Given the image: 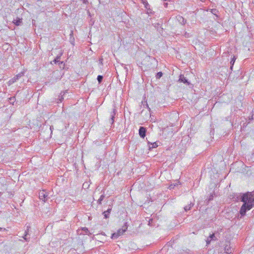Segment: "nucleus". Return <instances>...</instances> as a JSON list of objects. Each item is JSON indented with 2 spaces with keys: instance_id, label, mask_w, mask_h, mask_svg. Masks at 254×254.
<instances>
[{
  "instance_id": "obj_1",
  "label": "nucleus",
  "mask_w": 254,
  "mask_h": 254,
  "mask_svg": "<svg viewBox=\"0 0 254 254\" xmlns=\"http://www.w3.org/2000/svg\"><path fill=\"white\" fill-rule=\"evenodd\" d=\"M242 201L244 204L241 208L240 213L241 216H244L246 211L252 209L254 206V193L248 192L244 194Z\"/></svg>"
},
{
  "instance_id": "obj_2",
  "label": "nucleus",
  "mask_w": 254,
  "mask_h": 254,
  "mask_svg": "<svg viewBox=\"0 0 254 254\" xmlns=\"http://www.w3.org/2000/svg\"><path fill=\"white\" fill-rule=\"evenodd\" d=\"M127 227L126 225H125L122 227L121 229H120L117 231V232L113 233L112 235V239H117L119 236L122 235L125 232L127 231Z\"/></svg>"
},
{
  "instance_id": "obj_3",
  "label": "nucleus",
  "mask_w": 254,
  "mask_h": 254,
  "mask_svg": "<svg viewBox=\"0 0 254 254\" xmlns=\"http://www.w3.org/2000/svg\"><path fill=\"white\" fill-rule=\"evenodd\" d=\"M24 74V71H22L20 72L19 73L17 74L16 75H15L13 78L11 79L8 81V85H11L16 82L18 79H19L20 77L23 76Z\"/></svg>"
},
{
  "instance_id": "obj_4",
  "label": "nucleus",
  "mask_w": 254,
  "mask_h": 254,
  "mask_svg": "<svg viewBox=\"0 0 254 254\" xmlns=\"http://www.w3.org/2000/svg\"><path fill=\"white\" fill-rule=\"evenodd\" d=\"M48 196V193L45 190H41L39 193V198L44 202L47 200Z\"/></svg>"
},
{
  "instance_id": "obj_5",
  "label": "nucleus",
  "mask_w": 254,
  "mask_h": 254,
  "mask_svg": "<svg viewBox=\"0 0 254 254\" xmlns=\"http://www.w3.org/2000/svg\"><path fill=\"white\" fill-rule=\"evenodd\" d=\"M116 115V109H114L113 111L111 112L110 117V119L109 120V122L110 123L111 125L112 126L114 122V116Z\"/></svg>"
},
{
  "instance_id": "obj_6",
  "label": "nucleus",
  "mask_w": 254,
  "mask_h": 254,
  "mask_svg": "<svg viewBox=\"0 0 254 254\" xmlns=\"http://www.w3.org/2000/svg\"><path fill=\"white\" fill-rule=\"evenodd\" d=\"M179 81L181 82H183L184 83H185L187 85L190 84V82L188 81V80L183 75H180Z\"/></svg>"
},
{
  "instance_id": "obj_7",
  "label": "nucleus",
  "mask_w": 254,
  "mask_h": 254,
  "mask_svg": "<svg viewBox=\"0 0 254 254\" xmlns=\"http://www.w3.org/2000/svg\"><path fill=\"white\" fill-rule=\"evenodd\" d=\"M146 128H139V134L141 137L144 138L146 133Z\"/></svg>"
},
{
  "instance_id": "obj_8",
  "label": "nucleus",
  "mask_w": 254,
  "mask_h": 254,
  "mask_svg": "<svg viewBox=\"0 0 254 254\" xmlns=\"http://www.w3.org/2000/svg\"><path fill=\"white\" fill-rule=\"evenodd\" d=\"M177 20L182 25H185L186 22L187 20L185 19L182 16L178 15L177 17Z\"/></svg>"
},
{
  "instance_id": "obj_9",
  "label": "nucleus",
  "mask_w": 254,
  "mask_h": 254,
  "mask_svg": "<svg viewBox=\"0 0 254 254\" xmlns=\"http://www.w3.org/2000/svg\"><path fill=\"white\" fill-rule=\"evenodd\" d=\"M215 236L214 235V234L210 235L209 237L207 238V240L206 241L207 245L209 244L212 240H215Z\"/></svg>"
},
{
  "instance_id": "obj_10",
  "label": "nucleus",
  "mask_w": 254,
  "mask_h": 254,
  "mask_svg": "<svg viewBox=\"0 0 254 254\" xmlns=\"http://www.w3.org/2000/svg\"><path fill=\"white\" fill-rule=\"evenodd\" d=\"M81 230L83 231L84 232L82 233L83 235H89L91 234L89 231L88 230V229L86 227H83L81 228Z\"/></svg>"
},
{
  "instance_id": "obj_11",
  "label": "nucleus",
  "mask_w": 254,
  "mask_h": 254,
  "mask_svg": "<svg viewBox=\"0 0 254 254\" xmlns=\"http://www.w3.org/2000/svg\"><path fill=\"white\" fill-rule=\"evenodd\" d=\"M13 22L14 23V24H15L17 26H19L20 25V24L22 22V19H20V18H18V19H14L13 21Z\"/></svg>"
},
{
  "instance_id": "obj_12",
  "label": "nucleus",
  "mask_w": 254,
  "mask_h": 254,
  "mask_svg": "<svg viewBox=\"0 0 254 254\" xmlns=\"http://www.w3.org/2000/svg\"><path fill=\"white\" fill-rule=\"evenodd\" d=\"M111 211V209H108L107 211H104L103 212V214L104 216V217L105 218H107L109 217V214L110 213V212Z\"/></svg>"
},
{
  "instance_id": "obj_13",
  "label": "nucleus",
  "mask_w": 254,
  "mask_h": 254,
  "mask_svg": "<svg viewBox=\"0 0 254 254\" xmlns=\"http://www.w3.org/2000/svg\"><path fill=\"white\" fill-rule=\"evenodd\" d=\"M193 206V203H190L188 205L184 207V209L186 211H187L190 209V208Z\"/></svg>"
},
{
  "instance_id": "obj_14",
  "label": "nucleus",
  "mask_w": 254,
  "mask_h": 254,
  "mask_svg": "<svg viewBox=\"0 0 254 254\" xmlns=\"http://www.w3.org/2000/svg\"><path fill=\"white\" fill-rule=\"evenodd\" d=\"M225 252L226 254L231 253V250L230 246L226 245L225 247Z\"/></svg>"
},
{
  "instance_id": "obj_15",
  "label": "nucleus",
  "mask_w": 254,
  "mask_h": 254,
  "mask_svg": "<svg viewBox=\"0 0 254 254\" xmlns=\"http://www.w3.org/2000/svg\"><path fill=\"white\" fill-rule=\"evenodd\" d=\"M62 53H61L59 56H58L57 58L53 61V62L56 64L59 62V60L60 59L61 56H62Z\"/></svg>"
},
{
  "instance_id": "obj_16",
  "label": "nucleus",
  "mask_w": 254,
  "mask_h": 254,
  "mask_svg": "<svg viewBox=\"0 0 254 254\" xmlns=\"http://www.w3.org/2000/svg\"><path fill=\"white\" fill-rule=\"evenodd\" d=\"M103 79V76L102 75H98L97 76V80L99 83H100Z\"/></svg>"
},
{
  "instance_id": "obj_17",
  "label": "nucleus",
  "mask_w": 254,
  "mask_h": 254,
  "mask_svg": "<svg viewBox=\"0 0 254 254\" xmlns=\"http://www.w3.org/2000/svg\"><path fill=\"white\" fill-rule=\"evenodd\" d=\"M104 197V196L103 195H102L100 196V198H99V199H98V201L99 202V203H100L101 202V201H102V200L103 199Z\"/></svg>"
},
{
  "instance_id": "obj_18",
  "label": "nucleus",
  "mask_w": 254,
  "mask_h": 254,
  "mask_svg": "<svg viewBox=\"0 0 254 254\" xmlns=\"http://www.w3.org/2000/svg\"><path fill=\"white\" fill-rule=\"evenodd\" d=\"M235 57L233 58V59L232 60V61L230 62V64L232 65H233L234 64L235 61Z\"/></svg>"
},
{
  "instance_id": "obj_19",
  "label": "nucleus",
  "mask_w": 254,
  "mask_h": 254,
  "mask_svg": "<svg viewBox=\"0 0 254 254\" xmlns=\"http://www.w3.org/2000/svg\"><path fill=\"white\" fill-rule=\"evenodd\" d=\"M152 147L149 146V147L150 148H151V147L153 148V147H155L157 146V145L156 142L154 143L153 144H152Z\"/></svg>"
},
{
  "instance_id": "obj_20",
  "label": "nucleus",
  "mask_w": 254,
  "mask_h": 254,
  "mask_svg": "<svg viewBox=\"0 0 254 254\" xmlns=\"http://www.w3.org/2000/svg\"><path fill=\"white\" fill-rule=\"evenodd\" d=\"M175 185H172V184H171V185H170V186H169V189H174V187H175Z\"/></svg>"
},
{
  "instance_id": "obj_21",
  "label": "nucleus",
  "mask_w": 254,
  "mask_h": 254,
  "mask_svg": "<svg viewBox=\"0 0 254 254\" xmlns=\"http://www.w3.org/2000/svg\"><path fill=\"white\" fill-rule=\"evenodd\" d=\"M185 36L186 37H190L189 34L187 33V32L185 33Z\"/></svg>"
},
{
  "instance_id": "obj_22",
  "label": "nucleus",
  "mask_w": 254,
  "mask_h": 254,
  "mask_svg": "<svg viewBox=\"0 0 254 254\" xmlns=\"http://www.w3.org/2000/svg\"><path fill=\"white\" fill-rule=\"evenodd\" d=\"M63 99V96H62L61 97H59V101L61 102H62V100Z\"/></svg>"
},
{
  "instance_id": "obj_23",
  "label": "nucleus",
  "mask_w": 254,
  "mask_h": 254,
  "mask_svg": "<svg viewBox=\"0 0 254 254\" xmlns=\"http://www.w3.org/2000/svg\"><path fill=\"white\" fill-rule=\"evenodd\" d=\"M216 11V9H212V12L214 14H215L214 12H215Z\"/></svg>"
},
{
  "instance_id": "obj_24",
  "label": "nucleus",
  "mask_w": 254,
  "mask_h": 254,
  "mask_svg": "<svg viewBox=\"0 0 254 254\" xmlns=\"http://www.w3.org/2000/svg\"><path fill=\"white\" fill-rule=\"evenodd\" d=\"M82 1L84 3H87L88 2V0H82Z\"/></svg>"
},
{
  "instance_id": "obj_25",
  "label": "nucleus",
  "mask_w": 254,
  "mask_h": 254,
  "mask_svg": "<svg viewBox=\"0 0 254 254\" xmlns=\"http://www.w3.org/2000/svg\"><path fill=\"white\" fill-rule=\"evenodd\" d=\"M164 5L165 7H167V5H168V3L167 2H164Z\"/></svg>"
},
{
  "instance_id": "obj_26",
  "label": "nucleus",
  "mask_w": 254,
  "mask_h": 254,
  "mask_svg": "<svg viewBox=\"0 0 254 254\" xmlns=\"http://www.w3.org/2000/svg\"><path fill=\"white\" fill-rule=\"evenodd\" d=\"M156 78H159V72L157 73H156Z\"/></svg>"
},
{
  "instance_id": "obj_27",
  "label": "nucleus",
  "mask_w": 254,
  "mask_h": 254,
  "mask_svg": "<svg viewBox=\"0 0 254 254\" xmlns=\"http://www.w3.org/2000/svg\"><path fill=\"white\" fill-rule=\"evenodd\" d=\"M163 73L162 72L160 71V78L162 76Z\"/></svg>"
},
{
  "instance_id": "obj_28",
  "label": "nucleus",
  "mask_w": 254,
  "mask_h": 254,
  "mask_svg": "<svg viewBox=\"0 0 254 254\" xmlns=\"http://www.w3.org/2000/svg\"><path fill=\"white\" fill-rule=\"evenodd\" d=\"M26 234L25 235V237H24V239L26 241H27V239L26 238Z\"/></svg>"
},
{
  "instance_id": "obj_29",
  "label": "nucleus",
  "mask_w": 254,
  "mask_h": 254,
  "mask_svg": "<svg viewBox=\"0 0 254 254\" xmlns=\"http://www.w3.org/2000/svg\"><path fill=\"white\" fill-rule=\"evenodd\" d=\"M246 124V123H244V124H243V127H244V126H246V125H245V124Z\"/></svg>"
},
{
  "instance_id": "obj_30",
  "label": "nucleus",
  "mask_w": 254,
  "mask_h": 254,
  "mask_svg": "<svg viewBox=\"0 0 254 254\" xmlns=\"http://www.w3.org/2000/svg\"><path fill=\"white\" fill-rule=\"evenodd\" d=\"M102 60H103L102 59H100V61L101 62H102Z\"/></svg>"
},
{
  "instance_id": "obj_31",
  "label": "nucleus",
  "mask_w": 254,
  "mask_h": 254,
  "mask_svg": "<svg viewBox=\"0 0 254 254\" xmlns=\"http://www.w3.org/2000/svg\"><path fill=\"white\" fill-rule=\"evenodd\" d=\"M201 1H204L205 0H200Z\"/></svg>"
},
{
  "instance_id": "obj_32",
  "label": "nucleus",
  "mask_w": 254,
  "mask_h": 254,
  "mask_svg": "<svg viewBox=\"0 0 254 254\" xmlns=\"http://www.w3.org/2000/svg\"><path fill=\"white\" fill-rule=\"evenodd\" d=\"M141 0L143 1V0Z\"/></svg>"
},
{
  "instance_id": "obj_33",
  "label": "nucleus",
  "mask_w": 254,
  "mask_h": 254,
  "mask_svg": "<svg viewBox=\"0 0 254 254\" xmlns=\"http://www.w3.org/2000/svg\"><path fill=\"white\" fill-rule=\"evenodd\" d=\"M0 229H1V228H0Z\"/></svg>"
}]
</instances>
